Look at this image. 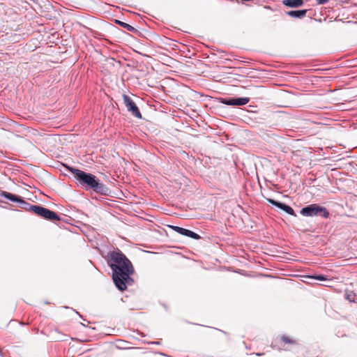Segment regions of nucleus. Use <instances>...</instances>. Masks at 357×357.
Listing matches in <instances>:
<instances>
[{
	"instance_id": "4468645a",
	"label": "nucleus",
	"mask_w": 357,
	"mask_h": 357,
	"mask_svg": "<svg viewBox=\"0 0 357 357\" xmlns=\"http://www.w3.org/2000/svg\"><path fill=\"white\" fill-rule=\"evenodd\" d=\"M41 208V206L32 205L31 207L30 208L31 209L29 210V211H31L39 216Z\"/></svg>"
},
{
	"instance_id": "f03ea898",
	"label": "nucleus",
	"mask_w": 357,
	"mask_h": 357,
	"mask_svg": "<svg viewBox=\"0 0 357 357\" xmlns=\"http://www.w3.org/2000/svg\"><path fill=\"white\" fill-rule=\"evenodd\" d=\"M70 172L73 174L75 178L83 185L93 190L96 192H100L103 188V185L99 182L96 176L84 172L80 169H75L69 166H65Z\"/></svg>"
},
{
	"instance_id": "0eeeda50",
	"label": "nucleus",
	"mask_w": 357,
	"mask_h": 357,
	"mask_svg": "<svg viewBox=\"0 0 357 357\" xmlns=\"http://www.w3.org/2000/svg\"><path fill=\"white\" fill-rule=\"evenodd\" d=\"M170 227L175 231H176L177 233L183 235V236H188V237H190L193 239H199L200 238L199 235L195 233L194 231H190L189 229H185V228H183V227H178V226H170Z\"/></svg>"
},
{
	"instance_id": "9b49d317",
	"label": "nucleus",
	"mask_w": 357,
	"mask_h": 357,
	"mask_svg": "<svg viewBox=\"0 0 357 357\" xmlns=\"http://www.w3.org/2000/svg\"><path fill=\"white\" fill-rule=\"evenodd\" d=\"M307 13V10H290L287 13L289 16L296 18H302Z\"/></svg>"
},
{
	"instance_id": "f8f14e48",
	"label": "nucleus",
	"mask_w": 357,
	"mask_h": 357,
	"mask_svg": "<svg viewBox=\"0 0 357 357\" xmlns=\"http://www.w3.org/2000/svg\"><path fill=\"white\" fill-rule=\"evenodd\" d=\"M116 22L118 23L119 24H120L122 27L127 29L128 31H132L135 30V28L132 26H131L126 22H121L119 20H116Z\"/></svg>"
},
{
	"instance_id": "423d86ee",
	"label": "nucleus",
	"mask_w": 357,
	"mask_h": 357,
	"mask_svg": "<svg viewBox=\"0 0 357 357\" xmlns=\"http://www.w3.org/2000/svg\"><path fill=\"white\" fill-rule=\"evenodd\" d=\"M250 101V98H221L220 102L224 105H230V106H241L248 104Z\"/></svg>"
},
{
	"instance_id": "6ab92c4d",
	"label": "nucleus",
	"mask_w": 357,
	"mask_h": 357,
	"mask_svg": "<svg viewBox=\"0 0 357 357\" xmlns=\"http://www.w3.org/2000/svg\"><path fill=\"white\" fill-rule=\"evenodd\" d=\"M257 356H261V354H257Z\"/></svg>"
},
{
	"instance_id": "ddd939ff",
	"label": "nucleus",
	"mask_w": 357,
	"mask_h": 357,
	"mask_svg": "<svg viewBox=\"0 0 357 357\" xmlns=\"http://www.w3.org/2000/svg\"><path fill=\"white\" fill-rule=\"evenodd\" d=\"M306 278L315 279V280H318L320 281H325V280H328L327 276L324 275H307Z\"/></svg>"
},
{
	"instance_id": "2eb2a0df",
	"label": "nucleus",
	"mask_w": 357,
	"mask_h": 357,
	"mask_svg": "<svg viewBox=\"0 0 357 357\" xmlns=\"http://www.w3.org/2000/svg\"><path fill=\"white\" fill-rule=\"evenodd\" d=\"M281 340L284 343H288V344H296V342L294 340H291V339H290V338H289L288 337H286V336H282L281 337Z\"/></svg>"
},
{
	"instance_id": "1a4fd4ad",
	"label": "nucleus",
	"mask_w": 357,
	"mask_h": 357,
	"mask_svg": "<svg viewBox=\"0 0 357 357\" xmlns=\"http://www.w3.org/2000/svg\"><path fill=\"white\" fill-rule=\"evenodd\" d=\"M268 202L270 204H271L278 207L279 208L283 210L287 213H288L289 215H294V209L291 206H288V205H287L285 204L277 202V201H275L274 199H268Z\"/></svg>"
},
{
	"instance_id": "f3484780",
	"label": "nucleus",
	"mask_w": 357,
	"mask_h": 357,
	"mask_svg": "<svg viewBox=\"0 0 357 357\" xmlns=\"http://www.w3.org/2000/svg\"><path fill=\"white\" fill-rule=\"evenodd\" d=\"M328 1V0H317V4L322 5V4L327 3Z\"/></svg>"
},
{
	"instance_id": "6e6552de",
	"label": "nucleus",
	"mask_w": 357,
	"mask_h": 357,
	"mask_svg": "<svg viewBox=\"0 0 357 357\" xmlns=\"http://www.w3.org/2000/svg\"><path fill=\"white\" fill-rule=\"evenodd\" d=\"M39 216L48 220H60L59 217L56 213L43 206L41 208Z\"/></svg>"
},
{
	"instance_id": "f257e3e1",
	"label": "nucleus",
	"mask_w": 357,
	"mask_h": 357,
	"mask_svg": "<svg viewBox=\"0 0 357 357\" xmlns=\"http://www.w3.org/2000/svg\"><path fill=\"white\" fill-rule=\"evenodd\" d=\"M106 260L112 271V279L116 288L124 291L128 286L134 284L131 275L134 273V268L131 261L119 250L110 251L107 253Z\"/></svg>"
},
{
	"instance_id": "dca6fc26",
	"label": "nucleus",
	"mask_w": 357,
	"mask_h": 357,
	"mask_svg": "<svg viewBox=\"0 0 357 357\" xmlns=\"http://www.w3.org/2000/svg\"><path fill=\"white\" fill-rule=\"evenodd\" d=\"M354 296L355 295L352 292H351L347 294L346 298L351 302L354 301Z\"/></svg>"
},
{
	"instance_id": "a211bd4d",
	"label": "nucleus",
	"mask_w": 357,
	"mask_h": 357,
	"mask_svg": "<svg viewBox=\"0 0 357 357\" xmlns=\"http://www.w3.org/2000/svg\"><path fill=\"white\" fill-rule=\"evenodd\" d=\"M153 344H158L159 342H153Z\"/></svg>"
},
{
	"instance_id": "20e7f679",
	"label": "nucleus",
	"mask_w": 357,
	"mask_h": 357,
	"mask_svg": "<svg viewBox=\"0 0 357 357\" xmlns=\"http://www.w3.org/2000/svg\"><path fill=\"white\" fill-rule=\"evenodd\" d=\"M0 196L1 197L6 198L11 202H16L18 204V206L26 211H29V210L31 207V204L26 202L25 200H24L20 197L15 195L14 194H12L10 192H6V191H2L0 194Z\"/></svg>"
},
{
	"instance_id": "9d476101",
	"label": "nucleus",
	"mask_w": 357,
	"mask_h": 357,
	"mask_svg": "<svg viewBox=\"0 0 357 357\" xmlns=\"http://www.w3.org/2000/svg\"><path fill=\"white\" fill-rule=\"evenodd\" d=\"M282 3L289 8H298L303 4V0H283Z\"/></svg>"
},
{
	"instance_id": "7ed1b4c3",
	"label": "nucleus",
	"mask_w": 357,
	"mask_h": 357,
	"mask_svg": "<svg viewBox=\"0 0 357 357\" xmlns=\"http://www.w3.org/2000/svg\"><path fill=\"white\" fill-rule=\"evenodd\" d=\"M301 213L307 217L319 215L323 218H328L329 216V213L326 208L314 204L303 208Z\"/></svg>"
},
{
	"instance_id": "39448f33",
	"label": "nucleus",
	"mask_w": 357,
	"mask_h": 357,
	"mask_svg": "<svg viewBox=\"0 0 357 357\" xmlns=\"http://www.w3.org/2000/svg\"><path fill=\"white\" fill-rule=\"evenodd\" d=\"M123 99L128 111L131 112L134 116L138 119H142V114L137 106L136 105L135 102L131 99V98L128 95L123 94Z\"/></svg>"
}]
</instances>
